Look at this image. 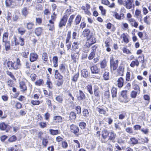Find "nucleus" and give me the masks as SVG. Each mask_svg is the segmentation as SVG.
<instances>
[{
  "label": "nucleus",
  "instance_id": "f257e3e1",
  "mask_svg": "<svg viewBox=\"0 0 151 151\" xmlns=\"http://www.w3.org/2000/svg\"><path fill=\"white\" fill-rule=\"evenodd\" d=\"M7 66L9 69L12 68L14 70L19 69L21 66L20 60L17 58L16 62H13L12 61H9L7 63Z\"/></svg>",
  "mask_w": 151,
  "mask_h": 151
},
{
  "label": "nucleus",
  "instance_id": "f03ea898",
  "mask_svg": "<svg viewBox=\"0 0 151 151\" xmlns=\"http://www.w3.org/2000/svg\"><path fill=\"white\" fill-rule=\"evenodd\" d=\"M118 60L114 61L113 57L110 58V68L111 70H115L118 67Z\"/></svg>",
  "mask_w": 151,
  "mask_h": 151
},
{
  "label": "nucleus",
  "instance_id": "7ed1b4c3",
  "mask_svg": "<svg viewBox=\"0 0 151 151\" xmlns=\"http://www.w3.org/2000/svg\"><path fill=\"white\" fill-rule=\"evenodd\" d=\"M68 18L66 15L63 16L62 18L60 19L59 24V27L60 28H62L65 25Z\"/></svg>",
  "mask_w": 151,
  "mask_h": 151
},
{
  "label": "nucleus",
  "instance_id": "20e7f679",
  "mask_svg": "<svg viewBox=\"0 0 151 151\" xmlns=\"http://www.w3.org/2000/svg\"><path fill=\"white\" fill-rule=\"evenodd\" d=\"M96 42V38L93 36L91 35L89 37L87 38V45L89 47L92 44L95 43Z\"/></svg>",
  "mask_w": 151,
  "mask_h": 151
},
{
  "label": "nucleus",
  "instance_id": "39448f33",
  "mask_svg": "<svg viewBox=\"0 0 151 151\" xmlns=\"http://www.w3.org/2000/svg\"><path fill=\"white\" fill-rule=\"evenodd\" d=\"M91 8L89 4H86L85 6H82L81 9L82 10L84 11V13L89 16H90L91 14V13L89 10Z\"/></svg>",
  "mask_w": 151,
  "mask_h": 151
},
{
  "label": "nucleus",
  "instance_id": "423d86ee",
  "mask_svg": "<svg viewBox=\"0 0 151 151\" xmlns=\"http://www.w3.org/2000/svg\"><path fill=\"white\" fill-rule=\"evenodd\" d=\"M124 6L128 9L132 8V4L133 2V0H125Z\"/></svg>",
  "mask_w": 151,
  "mask_h": 151
},
{
  "label": "nucleus",
  "instance_id": "0eeeda50",
  "mask_svg": "<svg viewBox=\"0 0 151 151\" xmlns=\"http://www.w3.org/2000/svg\"><path fill=\"white\" fill-rule=\"evenodd\" d=\"M38 58V55L35 52H31L30 54L29 60L31 62L36 61Z\"/></svg>",
  "mask_w": 151,
  "mask_h": 151
},
{
  "label": "nucleus",
  "instance_id": "6e6552de",
  "mask_svg": "<svg viewBox=\"0 0 151 151\" xmlns=\"http://www.w3.org/2000/svg\"><path fill=\"white\" fill-rule=\"evenodd\" d=\"M124 70V67L123 65H120L117 69V72L118 74L120 76L123 75Z\"/></svg>",
  "mask_w": 151,
  "mask_h": 151
},
{
  "label": "nucleus",
  "instance_id": "1a4fd4ad",
  "mask_svg": "<svg viewBox=\"0 0 151 151\" xmlns=\"http://www.w3.org/2000/svg\"><path fill=\"white\" fill-rule=\"evenodd\" d=\"M127 90L123 91L121 93V95L122 97L124 99V102L125 103H127L128 102L129 100L127 99Z\"/></svg>",
  "mask_w": 151,
  "mask_h": 151
},
{
  "label": "nucleus",
  "instance_id": "9d476101",
  "mask_svg": "<svg viewBox=\"0 0 151 151\" xmlns=\"http://www.w3.org/2000/svg\"><path fill=\"white\" fill-rule=\"evenodd\" d=\"M76 97L78 100H80L84 99L85 96L81 91L79 90V92L77 94Z\"/></svg>",
  "mask_w": 151,
  "mask_h": 151
},
{
  "label": "nucleus",
  "instance_id": "9b49d317",
  "mask_svg": "<svg viewBox=\"0 0 151 151\" xmlns=\"http://www.w3.org/2000/svg\"><path fill=\"white\" fill-rule=\"evenodd\" d=\"M54 22L51 20H49V23L47 24V27L49 30L51 31H52L55 29V26Z\"/></svg>",
  "mask_w": 151,
  "mask_h": 151
},
{
  "label": "nucleus",
  "instance_id": "f8f14e48",
  "mask_svg": "<svg viewBox=\"0 0 151 151\" xmlns=\"http://www.w3.org/2000/svg\"><path fill=\"white\" fill-rule=\"evenodd\" d=\"M79 51H77L76 53H74L71 55L72 59L74 63H76L78 60L79 57Z\"/></svg>",
  "mask_w": 151,
  "mask_h": 151
},
{
  "label": "nucleus",
  "instance_id": "ddd939ff",
  "mask_svg": "<svg viewBox=\"0 0 151 151\" xmlns=\"http://www.w3.org/2000/svg\"><path fill=\"white\" fill-rule=\"evenodd\" d=\"M94 94L95 96L97 97L100 96L101 93L99 91V88L97 86H95L93 89Z\"/></svg>",
  "mask_w": 151,
  "mask_h": 151
},
{
  "label": "nucleus",
  "instance_id": "4468645a",
  "mask_svg": "<svg viewBox=\"0 0 151 151\" xmlns=\"http://www.w3.org/2000/svg\"><path fill=\"white\" fill-rule=\"evenodd\" d=\"M70 128L71 132L74 134H76L78 132L79 130L78 127L74 124L71 125L70 126Z\"/></svg>",
  "mask_w": 151,
  "mask_h": 151
},
{
  "label": "nucleus",
  "instance_id": "2eb2a0df",
  "mask_svg": "<svg viewBox=\"0 0 151 151\" xmlns=\"http://www.w3.org/2000/svg\"><path fill=\"white\" fill-rule=\"evenodd\" d=\"M113 16L115 17L116 19L120 20L123 19L124 18V14L123 13H121L119 14L115 12L113 14Z\"/></svg>",
  "mask_w": 151,
  "mask_h": 151
},
{
  "label": "nucleus",
  "instance_id": "dca6fc26",
  "mask_svg": "<svg viewBox=\"0 0 151 151\" xmlns=\"http://www.w3.org/2000/svg\"><path fill=\"white\" fill-rule=\"evenodd\" d=\"M124 79L122 77L119 78L117 80V85L119 88H122L124 84Z\"/></svg>",
  "mask_w": 151,
  "mask_h": 151
},
{
  "label": "nucleus",
  "instance_id": "f3484780",
  "mask_svg": "<svg viewBox=\"0 0 151 151\" xmlns=\"http://www.w3.org/2000/svg\"><path fill=\"white\" fill-rule=\"evenodd\" d=\"M65 64L63 63L60 64L59 66L60 71L63 73H64L66 71Z\"/></svg>",
  "mask_w": 151,
  "mask_h": 151
},
{
  "label": "nucleus",
  "instance_id": "a211bd4d",
  "mask_svg": "<svg viewBox=\"0 0 151 151\" xmlns=\"http://www.w3.org/2000/svg\"><path fill=\"white\" fill-rule=\"evenodd\" d=\"M52 62L54 67H56L58 66V58L57 56H55L53 57Z\"/></svg>",
  "mask_w": 151,
  "mask_h": 151
},
{
  "label": "nucleus",
  "instance_id": "6ab92c4d",
  "mask_svg": "<svg viewBox=\"0 0 151 151\" xmlns=\"http://www.w3.org/2000/svg\"><path fill=\"white\" fill-rule=\"evenodd\" d=\"M134 77L132 73L131 76L130 73L129 72H127L126 76V81H131L134 78Z\"/></svg>",
  "mask_w": 151,
  "mask_h": 151
},
{
  "label": "nucleus",
  "instance_id": "aec40b11",
  "mask_svg": "<svg viewBox=\"0 0 151 151\" xmlns=\"http://www.w3.org/2000/svg\"><path fill=\"white\" fill-rule=\"evenodd\" d=\"M75 17V15H72L70 16L66 26L67 27H70L71 26L73 20L74 19Z\"/></svg>",
  "mask_w": 151,
  "mask_h": 151
},
{
  "label": "nucleus",
  "instance_id": "412c9836",
  "mask_svg": "<svg viewBox=\"0 0 151 151\" xmlns=\"http://www.w3.org/2000/svg\"><path fill=\"white\" fill-rule=\"evenodd\" d=\"M135 16L137 18L141 19L142 18V15L141 11L138 9H137L135 12Z\"/></svg>",
  "mask_w": 151,
  "mask_h": 151
},
{
  "label": "nucleus",
  "instance_id": "4be33fe9",
  "mask_svg": "<svg viewBox=\"0 0 151 151\" xmlns=\"http://www.w3.org/2000/svg\"><path fill=\"white\" fill-rule=\"evenodd\" d=\"M42 30L43 29L42 28L38 27L35 29V33L37 36H39L41 35L42 32Z\"/></svg>",
  "mask_w": 151,
  "mask_h": 151
},
{
  "label": "nucleus",
  "instance_id": "5701e85b",
  "mask_svg": "<svg viewBox=\"0 0 151 151\" xmlns=\"http://www.w3.org/2000/svg\"><path fill=\"white\" fill-rule=\"evenodd\" d=\"M22 50L23 52L22 54V56L24 58H27L29 53V51L24 47L22 48Z\"/></svg>",
  "mask_w": 151,
  "mask_h": 151
},
{
  "label": "nucleus",
  "instance_id": "b1692460",
  "mask_svg": "<svg viewBox=\"0 0 151 151\" xmlns=\"http://www.w3.org/2000/svg\"><path fill=\"white\" fill-rule=\"evenodd\" d=\"M55 78L59 80L62 79L63 76L58 72V70H55Z\"/></svg>",
  "mask_w": 151,
  "mask_h": 151
},
{
  "label": "nucleus",
  "instance_id": "393cba45",
  "mask_svg": "<svg viewBox=\"0 0 151 151\" xmlns=\"http://www.w3.org/2000/svg\"><path fill=\"white\" fill-rule=\"evenodd\" d=\"M19 87L21 89H22V91H25L27 90V87L24 82H20Z\"/></svg>",
  "mask_w": 151,
  "mask_h": 151
},
{
  "label": "nucleus",
  "instance_id": "a878e982",
  "mask_svg": "<svg viewBox=\"0 0 151 151\" xmlns=\"http://www.w3.org/2000/svg\"><path fill=\"white\" fill-rule=\"evenodd\" d=\"M91 70L92 73H98L99 70L97 67L96 65H94L91 68Z\"/></svg>",
  "mask_w": 151,
  "mask_h": 151
},
{
  "label": "nucleus",
  "instance_id": "bb28decb",
  "mask_svg": "<svg viewBox=\"0 0 151 151\" xmlns=\"http://www.w3.org/2000/svg\"><path fill=\"white\" fill-rule=\"evenodd\" d=\"M4 43V45L5 46V49L6 51L9 50L10 48V42L6 41L4 42H2Z\"/></svg>",
  "mask_w": 151,
  "mask_h": 151
},
{
  "label": "nucleus",
  "instance_id": "cd10ccee",
  "mask_svg": "<svg viewBox=\"0 0 151 151\" xmlns=\"http://www.w3.org/2000/svg\"><path fill=\"white\" fill-rule=\"evenodd\" d=\"M139 64V62L137 59L135 60L132 61L130 64L131 67L134 68L135 66L138 67Z\"/></svg>",
  "mask_w": 151,
  "mask_h": 151
},
{
  "label": "nucleus",
  "instance_id": "c85d7f7f",
  "mask_svg": "<svg viewBox=\"0 0 151 151\" xmlns=\"http://www.w3.org/2000/svg\"><path fill=\"white\" fill-rule=\"evenodd\" d=\"M53 120L57 122H61L62 121V118L60 116H53Z\"/></svg>",
  "mask_w": 151,
  "mask_h": 151
},
{
  "label": "nucleus",
  "instance_id": "c756f323",
  "mask_svg": "<svg viewBox=\"0 0 151 151\" xmlns=\"http://www.w3.org/2000/svg\"><path fill=\"white\" fill-rule=\"evenodd\" d=\"M79 43L77 42H74L73 43L72 47V50L76 51V50L78 49Z\"/></svg>",
  "mask_w": 151,
  "mask_h": 151
},
{
  "label": "nucleus",
  "instance_id": "7c9ffc66",
  "mask_svg": "<svg viewBox=\"0 0 151 151\" xmlns=\"http://www.w3.org/2000/svg\"><path fill=\"white\" fill-rule=\"evenodd\" d=\"M109 133L108 131L105 129H104L102 131V136L103 139H105L108 136Z\"/></svg>",
  "mask_w": 151,
  "mask_h": 151
},
{
  "label": "nucleus",
  "instance_id": "2f4dec72",
  "mask_svg": "<svg viewBox=\"0 0 151 151\" xmlns=\"http://www.w3.org/2000/svg\"><path fill=\"white\" fill-rule=\"evenodd\" d=\"M129 143L131 145H135L138 143V140L134 137H131L130 138Z\"/></svg>",
  "mask_w": 151,
  "mask_h": 151
},
{
  "label": "nucleus",
  "instance_id": "473e14b6",
  "mask_svg": "<svg viewBox=\"0 0 151 151\" xmlns=\"http://www.w3.org/2000/svg\"><path fill=\"white\" fill-rule=\"evenodd\" d=\"M18 32L21 35H23L25 32L26 31L23 27H21L17 29Z\"/></svg>",
  "mask_w": 151,
  "mask_h": 151
},
{
  "label": "nucleus",
  "instance_id": "72a5a7b5",
  "mask_svg": "<svg viewBox=\"0 0 151 151\" xmlns=\"http://www.w3.org/2000/svg\"><path fill=\"white\" fill-rule=\"evenodd\" d=\"M76 113L73 112H71L69 114V118L70 120L73 122L76 119Z\"/></svg>",
  "mask_w": 151,
  "mask_h": 151
},
{
  "label": "nucleus",
  "instance_id": "f704fd0d",
  "mask_svg": "<svg viewBox=\"0 0 151 151\" xmlns=\"http://www.w3.org/2000/svg\"><path fill=\"white\" fill-rule=\"evenodd\" d=\"M88 74V72L86 69H83L81 71V75L84 78L87 77Z\"/></svg>",
  "mask_w": 151,
  "mask_h": 151
},
{
  "label": "nucleus",
  "instance_id": "c9c22d12",
  "mask_svg": "<svg viewBox=\"0 0 151 151\" xmlns=\"http://www.w3.org/2000/svg\"><path fill=\"white\" fill-rule=\"evenodd\" d=\"M96 111L100 114L105 115L106 113V111L104 109L101 108L96 107L95 109Z\"/></svg>",
  "mask_w": 151,
  "mask_h": 151
},
{
  "label": "nucleus",
  "instance_id": "e433bc0d",
  "mask_svg": "<svg viewBox=\"0 0 151 151\" xmlns=\"http://www.w3.org/2000/svg\"><path fill=\"white\" fill-rule=\"evenodd\" d=\"M56 101L59 103L61 104L63 101V98L62 96L60 95H58L55 98Z\"/></svg>",
  "mask_w": 151,
  "mask_h": 151
},
{
  "label": "nucleus",
  "instance_id": "4c0bfd02",
  "mask_svg": "<svg viewBox=\"0 0 151 151\" xmlns=\"http://www.w3.org/2000/svg\"><path fill=\"white\" fill-rule=\"evenodd\" d=\"M29 13L28 9L26 7H24L22 9V13L24 16L26 17Z\"/></svg>",
  "mask_w": 151,
  "mask_h": 151
},
{
  "label": "nucleus",
  "instance_id": "58836bf2",
  "mask_svg": "<svg viewBox=\"0 0 151 151\" xmlns=\"http://www.w3.org/2000/svg\"><path fill=\"white\" fill-rule=\"evenodd\" d=\"M116 134L113 132H111L110 133V136L109 137V139L111 141L114 140L115 138L116 137Z\"/></svg>",
  "mask_w": 151,
  "mask_h": 151
},
{
  "label": "nucleus",
  "instance_id": "ea45409f",
  "mask_svg": "<svg viewBox=\"0 0 151 151\" xmlns=\"http://www.w3.org/2000/svg\"><path fill=\"white\" fill-rule=\"evenodd\" d=\"M35 85L37 86H43L44 84V81L42 79H39L37 80L35 82Z\"/></svg>",
  "mask_w": 151,
  "mask_h": 151
},
{
  "label": "nucleus",
  "instance_id": "a19ab883",
  "mask_svg": "<svg viewBox=\"0 0 151 151\" xmlns=\"http://www.w3.org/2000/svg\"><path fill=\"white\" fill-rule=\"evenodd\" d=\"M8 127H9V126L4 122H2L0 124V129L1 130H5Z\"/></svg>",
  "mask_w": 151,
  "mask_h": 151
},
{
  "label": "nucleus",
  "instance_id": "79ce46f5",
  "mask_svg": "<svg viewBox=\"0 0 151 151\" xmlns=\"http://www.w3.org/2000/svg\"><path fill=\"white\" fill-rule=\"evenodd\" d=\"M140 92L134 91H132L130 94L131 97L133 98H135L137 95L140 93Z\"/></svg>",
  "mask_w": 151,
  "mask_h": 151
},
{
  "label": "nucleus",
  "instance_id": "37998d69",
  "mask_svg": "<svg viewBox=\"0 0 151 151\" xmlns=\"http://www.w3.org/2000/svg\"><path fill=\"white\" fill-rule=\"evenodd\" d=\"M86 88L90 94H93L92 86L91 84H89L86 86Z\"/></svg>",
  "mask_w": 151,
  "mask_h": 151
},
{
  "label": "nucleus",
  "instance_id": "c03bdc74",
  "mask_svg": "<svg viewBox=\"0 0 151 151\" xmlns=\"http://www.w3.org/2000/svg\"><path fill=\"white\" fill-rule=\"evenodd\" d=\"M122 37L124 42L127 43L129 42V39L127 35L125 33H123L121 35V37Z\"/></svg>",
  "mask_w": 151,
  "mask_h": 151
},
{
  "label": "nucleus",
  "instance_id": "a18cd8bd",
  "mask_svg": "<svg viewBox=\"0 0 151 151\" xmlns=\"http://www.w3.org/2000/svg\"><path fill=\"white\" fill-rule=\"evenodd\" d=\"M15 0H6V4L7 6H9L11 5H14Z\"/></svg>",
  "mask_w": 151,
  "mask_h": 151
},
{
  "label": "nucleus",
  "instance_id": "49530a36",
  "mask_svg": "<svg viewBox=\"0 0 151 151\" xmlns=\"http://www.w3.org/2000/svg\"><path fill=\"white\" fill-rule=\"evenodd\" d=\"M90 31L88 29H85L83 32V35L84 37H87L90 33Z\"/></svg>",
  "mask_w": 151,
  "mask_h": 151
},
{
  "label": "nucleus",
  "instance_id": "de8ad7c7",
  "mask_svg": "<svg viewBox=\"0 0 151 151\" xmlns=\"http://www.w3.org/2000/svg\"><path fill=\"white\" fill-rule=\"evenodd\" d=\"M111 93L113 97H116L117 94V89L116 88L113 87L111 89Z\"/></svg>",
  "mask_w": 151,
  "mask_h": 151
},
{
  "label": "nucleus",
  "instance_id": "09e8293b",
  "mask_svg": "<svg viewBox=\"0 0 151 151\" xmlns=\"http://www.w3.org/2000/svg\"><path fill=\"white\" fill-rule=\"evenodd\" d=\"M9 35L8 32H6L4 33L3 35L2 42L7 41Z\"/></svg>",
  "mask_w": 151,
  "mask_h": 151
},
{
  "label": "nucleus",
  "instance_id": "8fccbe9b",
  "mask_svg": "<svg viewBox=\"0 0 151 151\" xmlns=\"http://www.w3.org/2000/svg\"><path fill=\"white\" fill-rule=\"evenodd\" d=\"M71 31H69L68 32V34L67 35L65 42H71L70 41V40L71 37Z\"/></svg>",
  "mask_w": 151,
  "mask_h": 151
},
{
  "label": "nucleus",
  "instance_id": "3c124183",
  "mask_svg": "<svg viewBox=\"0 0 151 151\" xmlns=\"http://www.w3.org/2000/svg\"><path fill=\"white\" fill-rule=\"evenodd\" d=\"M42 59L44 61V63L48 60V55L47 53L44 52L42 54Z\"/></svg>",
  "mask_w": 151,
  "mask_h": 151
},
{
  "label": "nucleus",
  "instance_id": "603ef678",
  "mask_svg": "<svg viewBox=\"0 0 151 151\" xmlns=\"http://www.w3.org/2000/svg\"><path fill=\"white\" fill-rule=\"evenodd\" d=\"M48 141L47 139L45 138H43L42 139V144L43 146V147H46L48 143Z\"/></svg>",
  "mask_w": 151,
  "mask_h": 151
},
{
  "label": "nucleus",
  "instance_id": "864d4df0",
  "mask_svg": "<svg viewBox=\"0 0 151 151\" xmlns=\"http://www.w3.org/2000/svg\"><path fill=\"white\" fill-rule=\"evenodd\" d=\"M103 77L104 79L105 80H109V73L108 72H105L103 74Z\"/></svg>",
  "mask_w": 151,
  "mask_h": 151
},
{
  "label": "nucleus",
  "instance_id": "5fc2aeb1",
  "mask_svg": "<svg viewBox=\"0 0 151 151\" xmlns=\"http://www.w3.org/2000/svg\"><path fill=\"white\" fill-rule=\"evenodd\" d=\"M101 67V68H104L106 66V62L105 60H103L100 63Z\"/></svg>",
  "mask_w": 151,
  "mask_h": 151
},
{
  "label": "nucleus",
  "instance_id": "6e6d98bb",
  "mask_svg": "<svg viewBox=\"0 0 151 151\" xmlns=\"http://www.w3.org/2000/svg\"><path fill=\"white\" fill-rule=\"evenodd\" d=\"M81 15H78L76 18L75 22L76 24H78L81 21Z\"/></svg>",
  "mask_w": 151,
  "mask_h": 151
},
{
  "label": "nucleus",
  "instance_id": "4d7b16f0",
  "mask_svg": "<svg viewBox=\"0 0 151 151\" xmlns=\"http://www.w3.org/2000/svg\"><path fill=\"white\" fill-rule=\"evenodd\" d=\"M99 9L101 11L102 14L105 15L106 13V10L104 9L103 7L102 6H99Z\"/></svg>",
  "mask_w": 151,
  "mask_h": 151
},
{
  "label": "nucleus",
  "instance_id": "13d9d810",
  "mask_svg": "<svg viewBox=\"0 0 151 151\" xmlns=\"http://www.w3.org/2000/svg\"><path fill=\"white\" fill-rule=\"evenodd\" d=\"M150 16L147 15L144 18V21L145 23L148 24L149 23L148 20H150Z\"/></svg>",
  "mask_w": 151,
  "mask_h": 151
},
{
  "label": "nucleus",
  "instance_id": "bf43d9fd",
  "mask_svg": "<svg viewBox=\"0 0 151 151\" xmlns=\"http://www.w3.org/2000/svg\"><path fill=\"white\" fill-rule=\"evenodd\" d=\"M79 76V73L78 72L74 75L72 79V80L75 82L76 81L78 80Z\"/></svg>",
  "mask_w": 151,
  "mask_h": 151
},
{
  "label": "nucleus",
  "instance_id": "052dcab7",
  "mask_svg": "<svg viewBox=\"0 0 151 151\" xmlns=\"http://www.w3.org/2000/svg\"><path fill=\"white\" fill-rule=\"evenodd\" d=\"M19 42L21 46H23L24 44V39L20 37L19 38Z\"/></svg>",
  "mask_w": 151,
  "mask_h": 151
},
{
  "label": "nucleus",
  "instance_id": "680f3d73",
  "mask_svg": "<svg viewBox=\"0 0 151 151\" xmlns=\"http://www.w3.org/2000/svg\"><path fill=\"white\" fill-rule=\"evenodd\" d=\"M31 103L33 105H39L40 103V101H39L32 100L31 101Z\"/></svg>",
  "mask_w": 151,
  "mask_h": 151
},
{
  "label": "nucleus",
  "instance_id": "e2e57ef3",
  "mask_svg": "<svg viewBox=\"0 0 151 151\" xmlns=\"http://www.w3.org/2000/svg\"><path fill=\"white\" fill-rule=\"evenodd\" d=\"M125 130L127 132L130 134L133 133V131L131 127H127L126 129Z\"/></svg>",
  "mask_w": 151,
  "mask_h": 151
},
{
  "label": "nucleus",
  "instance_id": "0e129e2a",
  "mask_svg": "<svg viewBox=\"0 0 151 151\" xmlns=\"http://www.w3.org/2000/svg\"><path fill=\"white\" fill-rule=\"evenodd\" d=\"M46 84L47 85V87L49 88H52V84L49 79H48L47 80L46 82Z\"/></svg>",
  "mask_w": 151,
  "mask_h": 151
},
{
  "label": "nucleus",
  "instance_id": "69168bd1",
  "mask_svg": "<svg viewBox=\"0 0 151 151\" xmlns=\"http://www.w3.org/2000/svg\"><path fill=\"white\" fill-rule=\"evenodd\" d=\"M17 139V137L13 135L9 139V141L10 142H12L15 141Z\"/></svg>",
  "mask_w": 151,
  "mask_h": 151
},
{
  "label": "nucleus",
  "instance_id": "338daca9",
  "mask_svg": "<svg viewBox=\"0 0 151 151\" xmlns=\"http://www.w3.org/2000/svg\"><path fill=\"white\" fill-rule=\"evenodd\" d=\"M34 24L32 22H29L27 24V28L29 29H31L33 28Z\"/></svg>",
  "mask_w": 151,
  "mask_h": 151
},
{
  "label": "nucleus",
  "instance_id": "774afa93",
  "mask_svg": "<svg viewBox=\"0 0 151 151\" xmlns=\"http://www.w3.org/2000/svg\"><path fill=\"white\" fill-rule=\"evenodd\" d=\"M95 55V52L93 51H92L89 55L88 57V59L90 60L94 58Z\"/></svg>",
  "mask_w": 151,
  "mask_h": 151
}]
</instances>
